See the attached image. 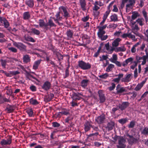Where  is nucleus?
<instances>
[{
    "label": "nucleus",
    "instance_id": "obj_1",
    "mask_svg": "<svg viewBox=\"0 0 148 148\" xmlns=\"http://www.w3.org/2000/svg\"><path fill=\"white\" fill-rule=\"evenodd\" d=\"M78 66L79 68L83 70H87L91 68V65L88 62L86 63L83 60L78 62Z\"/></svg>",
    "mask_w": 148,
    "mask_h": 148
},
{
    "label": "nucleus",
    "instance_id": "obj_2",
    "mask_svg": "<svg viewBox=\"0 0 148 148\" xmlns=\"http://www.w3.org/2000/svg\"><path fill=\"white\" fill-rule=\"evenodd\" d=\"M12 136H7L5 139H2L0 141V144L2 146L10 145L12 142Z\"/></svg>",
    "mask_w": 148,
    "mask_h": 148
},
{
    "label": "nucleus",
    "instance_id": "obj_3",
    "mask_svg": "<svg viewBox=\"0 0 148 148\" xmlns=\"http://www.w3.org/2000/svg\"><path fill=\"white\" fill-rule=\"evenodd\" d=\"M127 136L129 137L127 139L128 143L131 145L135 144L138 142V139L134 138L132 135H130L128 134H126Z\"/></svg>",
    "mask_w": 148,
    "mask_h": 148
},
{
    "label": "nucleus",
    "instance_id": "obj_4",
    "mask_svg": "<svg viewBox=\"0 0 148 148\" xmlns=\"http://www.w3.org/2000/svg\"><path fill=\"white\" fill-rule=\"evenodd\" d=\"M126 140L123 137H120L118 140V145H116L117 148H125Z\"/></svg>",
    "mask_w": 148,
    "mask_h": 148
},
{
    "label": "nucleus",
    "instance_id": "obj_5",
    "mask_svg": "<svg viewBox=\"0 0 148 148\" xmlns=\"http://www.w3.org/2000/svg\"><path fill=\"white\" fill-rule=\"evenodd\" d=\"M59 12L56 14V21L61 20L62 19V16H60V13H61L62 14H63L62 11L64 13L67 10L66 8L63 6H60L59 8Z\"/></svg>",
    "mask_w": 148,
    "mask_h": 148
},
{
    "label": "nucleus",
    "instance_id": "obj_6",
    "mask_svg": "<svg viewBox=\"0 0 148 148\" xmlns=\"http://www.w3.org/2000/svg\"><path fill=\"white\" fill-rule=\"evenodd\" d=\"M13 45L20 50L24 51L26 49V46L21 42H14L13 43Z\"/></svg>",
    "mask_w": 148,
    "mask_h": 148
},
{
    "label": "nucleus",
    "instance_id": "obj_7",
    "mask_svg": "<svg viewBox=\"0 0 148 148\" xmlns=\"http://www.w3.org/2000/svg\"><path fill=\"white\" fill-rule=\"evenodd\" d=\"M105 118V114L103 113L96 118L95 120L98 124H101L103 123Z\"/></svg>",
    "mask_w": 148,
    "mask_h": 148
},
{
    "label": "nucleus",
    "instance_id": "obj_8",
    "mask_svg": "<svg viewBox=\"0 0 148 148\" xmlns=\"http://www.w3.org/2000/svg\"><path fill=\"white\" fill-rule=\"evenodd\" d=\"M116 90V93L118 94L126 92H127L125 88L122 87L120 84H118L117 85Z\"/></svg>",
    "mask_w": 148,
    "mask_h": 148
},
{
    "label": "nucleus",
    "instance_id": "obj_9",
    "mask_svg": "<svg viewBox=\"0 0 148 148\" xmlns=\"http://www.w3.org/2000/svg\"><path fill=\"white\" fill-rule=\"evenodd\" d=\"M98 94L100 102L103 103L105 101L106 97L102 90H99L98 91Z\"/></svg>",
    "mask_w": 148,
    "mask_h": 148
},
{
    "label": "nucleus",
    "instance_id": "obj_10",
    "mask_svg": "<svg viewBox=\"0 0 148 148\" xmlns=\"http://www.w3.org/2000/svg\"><path fill=\"white\" fill-rule=\"evenodd\" d=\"M83 78H85V79H84L82 80L80 82L81 85L83 88H85L88 85V83L89 82V80L87 79V77L86 76H84Z\"/></svg>",
    "mask_w": 148,
    "mask_h": 148
},
{
    "label": "nucleus",
    "instance_id": "obj_11",
    "mask_svg": "<svg viewBox=\"0 0 148 148\" xmlns=\"http://www.w3.org/2000/svg\"><path fill=\"white\" fill-rule=\"evenodd\" d=\"M15 105L8 104L5 109V110L7 111L8 113H12L13 112L15 109Z\"/></svg>",
    "mask_w": 148,
    "mask_h": 148
},
{
    "label": "nucleus",
    "instance_id": "obj_12",
    "mask_svg": "<svg viewBox=\"0 0 148 148\" xmlns=\"http://www.w3.org/2000/svg\"><path fill=\"white\" fill-rule=\"evenodd\" d=\"M129 104L130 103L128 102H123L121 104H119L118 107L120 109L123 111L129 106Z\"/></svg>",
    "mask_w": 148,
    "mask_h": 148
},
{
    "label": "nucleus",
    "instance_id": "obj_13",
    "mask_svg": "<svg viewBox=\"0 0 148 148\" xmlns=\"http://www.w3.org/2000/svg\"><path fill=\"white\" fill-rule=\"evenodd\" d=\"M51 87V84L48 81L45 82L41 86L42 88L46 91H47L49 90Z\"/></svg>",
    "mask_w": 148,
    "mask_h": 148
},
{
    "label": "nucleus",
    "instance_id": "obj_14",
    "mask_svg": "<svg viewBox=\"0 0 148 148\" xmlns=\"http://www.w3.org/2000/svg\"><path fill=\"white\" fill-rule=\"evenodd\" d=\"M84 125V130L85 132H86L90 129V128L92 127V125L91 124L90 122L88 121H87L85 122Z\"/></svg>",
    "mask_w": 148,
    "mask_h": 148
},
{
    "label": "nucleus",
    "instance_id": "obj_15",
    "mask_svg": "<svg viewBox=\"0 0 148 148\" xmlns=\"http://www.w3.org/2000/svg\"><path fill=\"white\" fill-rule=\"evenodd\" d=\"M114 123L112 121H111L108 123L106 128L108 131L112 130L114 126Z\"/></svg>",
    "mask_w": 148,
    "mask_h": 148
},
{
    "label": "nucleus",
    "instance_id": "obj_16",
    "mask_svg": "<svg viewBox=\"0 0 148 148\" xmlns=\"http://www.w3.org/2000/svg\"><path fill=\"white\" fill-rule=\"evenodd\" d=\"M146 81L147 79L146 78L145 80L141 82L138 84L135 88L134 90L136 91L139 90L143 86V85L146 82Z\"/></svg>",
    "mask_w": 148,
    "mask_h": 148
},
{
    "label": "nucleus",
    "instance_id": "obj_17",
    "mask_svg": "<svg viewBox=\"0 0 148 148\" xmlns=\"http://www.w3.org/2000/svg\"><path fill=\"white\" fill-rule=\"evenodd\" d=\"M79 3L83 11L86 10V2L85 0H79Z\"/></svg>",
    "mask_w": 148,
    "mask_h": 148
},
{
    "label": "nucleus",
    "instance_id": "obj_18",
    "mask_svg": "<svg viewBox=\"0 0 148 148\" xmlns=\"http://www.w3.org/2000/svg\"><path fill=\"white\" fill-rule=\"evenodd\" d=\"M23 62L24 63L27 64L30 62V57L29 56V55L26 54L23 56Z\"/></svg>",
    "mask_w": 148,
    "mask_h": 148
},
{
    "label": "nucleus",
    "instance_id": "obj_19",
    "mask_svg": "<svg viewBox=\"0 0 148 148\" xmlns=\"http://www.w3.org/2000/svg\"><path fill=\"white\" fill-rule=\"evenodd\" d=\"M54 95L52 93L46 95L44 98V101L46 102L50 101L53 98Z\"/></svg>",
    "mask_w": 148,
    "mask_h": 148
},
{
    "label": "nucleus",
    "instance_id": "obj_20",
    "mask_svg": "<svg viewBox=\"0 0 148 148\" xmlns=\"http://www.w3.org/2000/svg\"><path fill=\"white\" fill-rule=\"evenodd\" d=\"M56 138V131H54L51 133L50 135V140L51 143H53V145L56 144V142L54 141V139Z\"/></svg>",
    "mask_w": 148,
    "mask_h": 148
},
{
    "label": "nucleus",
    "instance_id": "obj_21",
    "mask_svg": "<svg viewBox=\"0 0 148 148\" xmlns=\"http://www.w3.org/2000/svg\"><path fill=\"white\" fill-rule=\"evenodd\" d=\"M133 59L132 57L126 59L125 61L123 62L122 65L123 66H125L127 65L129 63H132L133 62Z\"/></svg>",
    "mask_w": 148,
    "mask_h": 148
},
{
    "label": "nucleus",
    "instance_id": "obj_22",
    "mask_svg": "<svg viewBox=\"0 0 148 148\" xmlns=\"http://www.w3.org/2000/svg\"><path fill=\"white\" fill-rule=\"evenodd\" d=\"M132 75V73L127 75L125 78L122 79V81L124 82H128L131 80V77Z\"/></svg>",
    "mask_w": 148,
    "mask_h": 148
},
{
    "label": "nucleus",
    "instance_id": "obj_23",
    "mask_svg": "<svg viewBox=\"0 0 148 148\" xmlns=\"http://www.w3.org/2000/svg\"><path fill=\"white\" fill-rule=\"evenodd\" d=\"M31 17L30 14L29 12H25L23 14V19L25 20L29 19Z\"/></svg>",
    "mask_w": 148,
    "mask_h": 148
},
{
    "label": "nucleus",
    "instance_id": "obj_24",
    "mask_svg": "<svg viewBox=\"0 0 148 148\" xmlns=\"http://www.w3.org/2000/svg\"><path fill=\"white\" fill-rule=\"evenodd\" d=\"M25 3L30 8H33L34 5V1L33 0H26L25 1Z\"/></svg>",
    "mask_w": 148,
    "mask_h": 148
},
{
    "label": "nucleus",
    "instance_id": "obj_25",
    "mask_svg": "<svg viewBox=\"0 0 148 148\" xmlns=\"http://www.w3.org/2000/svg\"><path fill=\"white\" fill-rule=\"evenodd\" d=\"M73 33V31L70 29L67 30L66 32V34L68 39H71L72 38Z\"/></svg>",
    "mask_w": 148,
    "mask_h": 148
},
{
    "label": "nucleus",
    "instance_id": "obj_26",
    "mask_svg": "<svg viewBox=\"0 0 148 148\" xmlns=\"http://www.w3.org/2000/svg\"><path fill=\"white\" fill-rule=\"evenodd\" d=\"M79 93H73L72 94V97H71L72 100L77 101L80 100V97H79Z\"/></svg>",
    "mask_w": 148,
    "mask_h": 148
},
{
    "label": "nucleus",
    "instance_id": "obj_27",
    "mask_svg": "<svg viewBox=\"0 0 148 148\" xmlns=\"http://www.w3.org/2000/svg\"><path fill=\"white\" fill-rule=\"evenodd\" d=\"M1 65L3 69H5L7 63L9 62V60H5L1 59L0 60Z\"/></svg>",
    "mask_w": 148,
    "mask_h": 148
},
{
    "label": "nucleus",
    "instance_id": "obj_28",
    "mask_svg": "<svg viewBox=\"0 0 148 148\" xmlns=\"http://www.w3.org/2000/svg\"><path fill=\"white\" fill-rule=\"evenodd\" d=\"M42 61L41 59L36 61L34 63V64L33 66V68L34 70H36L38 69V66L41 63Z\"/></svg>",
    "mask_w": 148,
    "mask_h": 148
},
{
    "label": "nucleus",
    "instance_id": "obj_29",
    "mask_svg": "<svg viewBox=\"0 0 148 148\" xmlns=\"http://www.w3.org/2000/svg\"><path fill=\"white\" fill-rule=\"evenodd\" d=\"M121 39L119 38H117L115 39L112 43V46L114 47H117L119 44V42L121 41Z\"/></svg>",
    "mask_w": 148,
    "mask_h": 148
},
{
    "label": "nucleus",
    "instance_id": "obj_30",
    "mask_svg": "<svg viewBox=\"0 0 148 148\" xmlns=\"http://www.w3.org/2000/svg\"><path fill=\"white\" fill-rule=\"evenodd\" d=\"M56 57H57L58 61L59 62V64H60L61 61L63 59V56L59 53L56 52Z\"/></svg>",
    "mask_w": 148,
    "mask_h": 148
},
{
    "label": "nucleus",
    "instance_id": "obj_31",
    "mask_svg": "<svg viewBox=\"0 0 148 148\" xmlns=\"http://www.w3.org/2000/svg\"><path fill=\"white\" fill-rule=\"evenodd\" d=\"M110 21H111L116 22L118 21V16L116 14H114L110 16Z\"/></svg>",
    "mask_w": 148,
    "mask_h": 148
},
{
    "label": "nucleus",
    "instance_id": "obj_32",
    "mask_svg": "<svg viewBox=\"0 0 148 148\" xmlns=\"http://www.w3.org/2000/svg\"><path fill=\"white\" fill-rule=\"evenodd\" d=\"M29 101L30 104L33 105H37L38 104V102L36 99L32 98L29 100Z\"/></svg>",
    "mask_w": 148,
    "mask_h": 148
},
{
    "label": "nucleus",
    "instance_id": "obj_33",
    "mask_svg": "<svg viewBox=\"0 0 148 148\" xmlns=\"http://www.w3.org/2000/svg\"><path fill=\"white\" fill-rule=\"evenodd\" d=\"M60 113L62 114L66 115L69 114H70L69 112V110L66 109H63L61 112Z\"/></svg>",
    "mask_w": 148,
    "mask_h": 148
},
{
    "label": "nucleus",
    "instance_id": "obj_34",
    "mask_svg": "<svg viewBox=\"0 0 148 148\" xmlns=\"http://www.w3.org/2000/svg\"><path fill=\"white\" fill-rule=\"evenodd\" d=\"M114 67V66L112 64H110L106 68V71L108 72H109L112 71V69Z\"/></svg>",
    "mask_w": 148,
    "mask_h": 148
},
{
    "label": "nucleus",
    "instance_id": "obj_35",
    "mask_svg": "<svg viewBox=\"0 0 148 148\" xmlns=\"http://www.w3.org/2000/svg\"><path fill=\"white\" fill-rule=\"evenodd\" d=\"M128 120L127 118H125L119 120L118 122L121 124L123 125L127 122Z\"/></svg>",
    "mask_w": 148,
    "mask_h": 148
},
{
    "label": "nucleus",
    "instance_id": "obj_36",
    "mask_svg": "<svg viewBox=\"0 0 148 148\" xmlns=\"http://www.w3.org/2000/svg\"><path fill=\"white\" fill-rule=\"evenodd\" d=\"M109 76V74L107 73L103 74L99 76V77L102 79H106Z\"/></svg>",
    "mask_w": 148,
    "mask_h": 148
},
{
    "label": "nucleus",
    "instance_id": "obj_37",
    "mask_svg": "<svg viewBox=\"0 0 148 148\" xmlns=\"http://www.w3.org/2000/svg\"><path fill=\"white\" fill-rule=\"evenodd\" d=\"M106 33V32L104 30H98V31L97 33V34L98 37L101 36L104 34Z\"/></svg>",
    "mask_w": 148,
    "mask_h": 148
},
{
    "label": "nucleus",
    "instance_id": "obj_38",
    "mask_svg": "<svg viewBox=\"0 0 148 148\" xmlns=\"http://www.w3.org/2000/svg\"><path fill=\"white\" fill-rule=\"evenodd\" d=\"M25 39L27 41H29L33 42H35V40L32 37L30 36L25 37Z\"/></svg>",
    "mask_w": 148,
    "mask_h": 148
},
{
    "label": "nucleus",
    "instance_id": "obj_39",
    "mask_svg": "<svg viewBox=\"0 0 148 148\" xmlns=\"http://www.w3.org/2000/svg\"><path fill=\"white\" fill-rule=\"evenodd\" d=\"M136 125V122L135 121H132L128 125V126L129 128H133Z\"/></svg>",
    "mask_w": 148,
    "mask_h": 148
},
{
    "label": "nucleus",
    "instance_id": "obj_40",
    "mask_svg": "<svg viewBox=\"0 0 148 148\" xmlns=\"http://www.w3.org/2000/svg\"><path fill=\"white\" fill-rule=\"evenodd\" d=\"M47 24L50 26V28L55 26L54 23H53L52 20L51 18L49 20L48 23Z\"/></svg>",
    "mask_w": 148,
    "mask_h": 148
},
{
    "label": "nucleus",
    "instance_id": "obj_41",
    "mask_svg": "<svg viewBox=\"0 0 148 148\" xmlns=\"http://www.w3.org/2000/svg\"><path fill=\"white\" fill-rule=\"evenodd\" d=\"M32 32L34 34L39 35L40 34V31L35 28H32Z\"/></svg>",
    "mask_w": 148,
    "mask_h": 148
},
{
    "label": "nucleus",
    "instance_id": "obj_42",
    "mask_svg": "<svg viewBox=\"0 0 148 148\" xmlns=\"http://www.w3.org/2000/svg\"><path fill=\"white\" fill-rule=\"evenodd\" d=\"M141 133L145 135H148V128L145 127L142 131Z\"/></svg>",
    "mask_w": 148,
    "mask_h": 148
},
{
    "label": "nucleus",
    "instance_id": "obj_43",
    "mask_svg": "<svg viewBox=\"0 0 148 148\" xmlns=\"http://www.w3.org/2000/svg\"><path fill=\"white\" fill-rule=\"evenodd\" d=\"M144 20L143 18H138L136 20V22L138 23L140 25L142 26L144 24L143 23V21Z\"/></svg>",
    "mask_w": 148,
    "mask_h": 148
},
{
    "label": "nucleus",
    "instance_id": "obj_44",
    "mask_svg": "<svg viewBox=\"0 0 148 148\" xmlns=\"http://www.w3.org/2000/svg\"><path fill=\"white\" fill-rule=\"evenodd\" d=\"M147 58V56H143L142 60H143V61L142 62L141 65H144L146 63Z\"/></svg>",
    "mask_w": 148,
    "mask_h": 148
},
{
    "label": "nucleus",
    "instance_id": "obj_45",
    "mask_svg": "<svg viewBox=\"0 0 148 148\" xmlns=\"http://www.w3.org/2000/svg\"><path fill=\"white\" fill-rule=\"evenodd\" d=\"M27 112L29 117L32 116L33 114V110L32 109H29L27 110Z\"/></svg>",
    "mask_w": 148,
    "mask_h": 148
},
{
    "label": "nucleus",
    "instance_id": "obj_46",
    "mask_svg": "<svg viewBox=\"0 0 148 148\" xmlns=\"http://www.w3.org/2000/svg\"><path fill=\"white\" fill-rule=\"evenodd\" d=\"M138 13L137 12L133 13L131 16L132 20H133L136 19L138 16Z\"/></svg>",
    "mask_w": 148,
    "mask_h": 148
},
{
    "label": "nucleus",
    "instance_id": "obj_47",
    "mask_svg": "<svg viewBox=\"0 0 148 148\" xmlns=\"http://www.w3.org/2000/svg\"><path fill=\"white\" fill-rule=\"evenodd\" d=\"M142 13L143 16L145 18L146 21L147 22L148 21V18L147 15V12L145 10H144L143 11Z\"/></svg>",
    "mask_w": 148,
    "mask_h": 148
},
{
    "label": "nucleus",
    "instance_id": "obj_48",
    "mask_svg": "<svg viewBox=\"0 0 148 148\" xmlns=\"http://www.w3.org/2000/svg\"><path fill=\"white\" fill-rule=\"evenodd\" d=\"M110 60L112 62L115 63L117 66L119 67H121V64L119 61L116 60V61H114V60Z\"/></svg>",
    "mask_w": 148,
    "mask_h": 148
},
{
    "label": "nucleus",
    "instance_id": "obj_49",
    "mask_svg": "<svg viewBox=\"0 0 148 148\" xmlns=\"http://www.w3.org/2000/svg\"><path fill=\"white\" fill-rule=\"evenodd\" d=\"M110 11L111 10H107L106 11L105 13L104 14L103 18L106 19Z\"/></svg>",
    "mask_w": 148,
    "mask_h": 148
},
{
    "label": "nucleus",
    "instance_id": "obj_50",
    "mask_svg": "<svg viewBox=\"0 0 148 148\" xmlns=\"http://www.w3.org/2000/svg\"><path fill=\"white\" fill-rule=\"evenodd\" d=\"M39 21V25L40 27H42L45 25L46 23H45L43 20L40 19Z\"/></svg>",
    "mask_w": 148,
    "mask_h": 148
},
{
    "label": "nucleus",
    "instance_id": "obj_51",
    "mask_svg": "<svg viewBox=\"0 0 148 148\" xmlns=\"http://www.w3.org/2000/svg\"><path fill=\"white\" fill-rule=\"evenodd\" d=\"M116 51H124L125 50V49L124 47H119L116 49Z\"/></svg>",
    "mask_w": 148,
    "mask_h": 148
},
{
    "label": "nucleus",
    "instance_id": "obj_52",
    "mask_svg": "<svg viewBox=\"0 0 148 148\" xmlns=\"http://www.w3.org/2000/svg\"><path fill=\"white\" fill-rule=\"evenodd\" d=\"M107 27V25L105 24L102 26H98L97 27V28L99 29V30H103L105 29Z\"/></svg>",
    "mask_w": 148,
    "mask_h": 148
},
{
    "label": "nucleus",
    "instance_id": "obj_53",
    "mask_svg": "<svg viewBox=\"0 0 148 148\" xmlns=\"http://www.w3.org/2000/svg\"><path fill=\"white\" fill-rule=\"evenodd\" d=\"M29 88L32 92H35L36 91V87L34 85L31 86L29 87Z\"/></svg>",
    "mask_w": 148,
    "mask_h": 148
},
{
    "label": "nucleus",
    "instance_id": "obj_54",
    "mask_svg": "<svg viewBox=\"0 0 148 148\" xmlns=\"http://www.w3.org/2000/svg\"><path fill=\"white\" fill-rule=\"evenodd\" d=\"M102 58H101V57H100V58L99 60L100 61H102L103 60H106L108 58V57L107 56H105L104 55H103L102 56Z\"/></svg>",
    "mask_w": 148,
    "mask_h": 148
},
{
    "label": "nucleus",
    "instance_id": "obj_55",
    "mask_svg": "<svg viewBox=\"0 0 148 148\" xmlns=\"http://www.w3.org/2000/svg\"><path fill=\"white\" fill-rule=\"evenodd\" d=\"M111 84L112 86L109 87V89L110 91L113 90L116 86L115 84L113 83H112Z\"/></svg>",
    "mask_w": 148,
    "mask_h": 148
},
{
    "label": "nucleus",
    "instance_id": "obj_56",
    "mask_svg": "<svg viewBox=\"0 0 148 148\" xmlns=\"http://www.w3.org/2000/svg\"><path fill=\"white\" fill-rule=\"evenodd\" d=\"M108 37V36L107 35H103L100 36L99 38L101 40L103 41L106 40Z\"/></svg>",
    "mask_w": 148,
    "mask_h": 148
},
{
    "label": "nucleus",
    "instance_id": "obj_57",
    "mask_svg": "<svg viewBox=\"0 0 148 148\" xmlns=\"http://www.w3.org/2000/svg\"><path fill=\"white\" fill-rule=\"evenodd\" d=\"M76 101L72 100V101L70 102L71 106L73 107H74L75 106H78L76 102H75Z\"/></svg>",
    "mask_w": 148,
    "mask_h": 148
},
{
    "label": "nucleus",
    "instance_id": "obj_58",
    "mask_svg": "<svg viewBox=\"0 0 148 148\" xmlns=\"http://www.w3.org/2000/svg\"><path fill=\"white\" fill-rule=\"evenodd\" d=\"M135 0H129L128 2L130 3L128 4L129 5H127V6L129 7V5L132 6L135 3Z\"/></svg>",
    "mask_w": 148,
    "mask_h": 148
},
{
    "label": "nucleus",
    "instance_id": "obj_59",
    "mask_svg": "<svg viewBox=\"0 0 148 148\" xmlns=\"http://www.w3.org/2000/svg\"><path fill=\"white\" fill-rule=\"evenodd\" d=\"M89 18V16L88 15L82 18V20L84 22H86L88 21Z\"/></svg>",
    "mask_w": 148,
    "mask_h": 148
},
{
    "label": "nucleus",
    "instance_id": "obj_60",
    "mask_svg": "<svg viewBox=\"0 0 148 148\" xmlns=\"http://www.w3.org/2000/svg\"><path fill=\"white\" fill-rule=\"evenodd\" d=\"M3 99L4 103V102H11V100L9 99H7L5 97H3V98H2Z\"/></svg>",
    "mask_w": 148,
    "mask_h": 148
},
{
    "label": "nucleus",
    "instance_id": "obj_61",
    "mask_svg": "<svg viewBox=\"0 0 148 148\" xmlns=\"http://www.w3.org/2000/svg\"><path fill=\"white\" fill-rule=\"evenodd\" d=\"M20 73V72L18 71H10V74H12V75H16L19 74Z\"/></svg>",
    "mask_w": 148,
    "mask_h": 148
},
{
    "label": "nucleus",
    "instance_id": "obj_62",
    "mask_svg": "<svg viewBox=\"0 0 148 148\" xmlns=\"http://www.w3.org/2000/svg\"><path fill=\"white\" fill-rule=\"evenodd\" d=\"M140 29V28L138 27V25H135L134 27L132 29V31H135V30L136 31H138Z\"/></svg>",
    "mask_w": 148,
    "mask_h": 148
},
{
    "label": "nucleus",
    "instance_id": "obj_63",
    "mask_svg": "<svg viewBox=\"0 0 148 148\" xmlns=\"http://www.w3.org/2000/svg\"><path fill=\"white\" fill-rule=\"evenodd\" d=\"M9 50L11 51L14 53H16L17 52V50L15 48L13 47H10L8 48Z\"/></svg>",
    "mask_w": 148,
    "mask_h": 148
},
{
    "label": "nucleus",
    "instance_id": "obj_64",
    "mask_svg": "<svg viewBox=\"0 0 148 148\" xmlns=\"http://www.w3.org/2000/svg\"><path fill=\"white\" fill-rule=\"evenodd\" d=\"M130 35V33H128V34L124 33L122 35V37L123 38H124L127 37H128L129 38Z\"/></svg>",
    "mask_w": 148,
    "mask_h": 148
}]
</instances>
